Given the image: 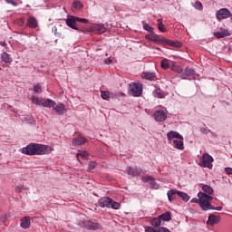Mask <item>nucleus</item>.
<instances>
[{"mask_svg": "<svg viewBox=\"0 0 232 232\" xmlns=\"http://www.w3.org/2000/svg\"><path fill=\"white\" fill-rule=\"evenodd\" d=\"M32 101L34 104H37L38 106H43V101H44L43 99L34 97Z\"/></svg>", "mask_w": 232, "mask_h": 232, "instance_id": "37", "label": "nucleus"}, {"mask_svg": "<svg viewBox=\"0 0 232 232\" xmlns=\"http://www.w3.org/2000/svg\"><path fill=\"white\" fill-rule=\"evenodd\" d=\"M158 29L160 32H166V27L164 26V24H162V19H158Z\"/></svg>", "mask_w": 232, "mask_h": 232, "instance_id": "36", "label": "nucleus"}, {"mask_svg": "<svg viewBox=\"0 0 232 232\" xmlns=\"http://www.w3.org/2000/svg\"><path fill=\"white\" fill-rule=\"evenodd\" d=\"M170 70H172V72H177L178 73H182V68L178 65H172Z\"/></svg>", "mask_w": 232, "mask_h": 232, "instance_id": "38", "label": "nucleus"}, {"mask_svg": "<svg viewBox=\"0 0 232 232\" xmlns=\"http://www.w3.org/2000/svg\"><path fill=\"white\" fill-rule=\"evenodd\" d=\"M202 190L205 193H208V195H213V188L209 187V185H203Z\"/></svg>", "mask_w": 232, "mask_h": 232, "instance_id": "35", "label": "nucleus"}, {"mask_svg": "<svg viewBox=\"0 0 232 232\" xmlns=\"http://www.w3.org/2000/svg\"><path fill=\"white\" fill-rule=\"evenodd\" d=\"M225 172L227 173V175H232V169L231 168H226Z\"/></svg>", "mask_w": 232, "mask_h": 232, "instance_id": "48", "label": "nucleus"}, {"mask_svg": "<svg viewBox=\"0 0 232 232\" xmlns=\"http://www.w3.org/2000/svg\"><path fill=\"white\" fill-rule=\"evenodd\" d=\"M76 20L78 23H83V24H88L90 23V20L86 19V18H80V17H76Z\"/></svg>", "mask_w": 232, "mask_h": 232, "instance_id": "44", "label": "nucleus"}, {"mask_svg": "<svg viewBox=\"0 0 232 232\" xmlns=\"http://www.w3.org/2000/svg\"><path fill=\"white\" fill-rule=\"evenodd\" d=\"M161 225H162L161 219L159 217L158 218H154L151 220V226H153V227H160Z\"/></svg>", "mask_w": 232, "mask_h": 232, "instance_id": "32", "label": "nucleus"}, {"mask_svg": "<svg viewBox=\"0 0 232 232\" xmlns=\"http://www.w3.org/2000/svg\"><path fill=\"white\" fill-rule=\"evenodd\" d=\"M167 195H168V198H169V202H173V200H175L177 198V195H179V190L170 189L168 191Z\"/></svg>", "mask_w": 232, "mask_h": 232, "instance_id": "19", "label": "nucleus"}, {"mask_svg": "<svg viewBox=\"0 0 232 232\" xmlns=\"http://www.w3.org/2000/svg\"><path fill=\"white\" fill-rule=\"evenodd\" d=\"M34 93H41V92H43V88L41 87V85H36L34 87Z\"/></svg>", "mask_w": 232, "mask_h": 232, "instance_id": "45", "label": "nucleus"}, {"mask_svg": "<svg viewBox=\"0 0 232 232\" xmlns=\"http://www.w3.org/2000/svg\"><path fill=\"white\" fill-rule=\"evenodd\" d=\"M178 197H180L184 202H188L189 200V196L185 192H181L178 190Z\"/></svg>", "mask_w": 232, "mask_h": 232, "instance_id": "34", "label": "nucleus"}, {"mask_svg": "<svg viewBox=\"0 0 232 232\" xmlns=\"http://www.w3.org/2000/svg\"><path fill=\"white\" fill-rule=\"evenodd\" d=\"M53 151V147L48 145L31 143L22 149L24 155H46V153Z\"/></svg>", "mask_w": 232, "mask_h": 232, "instance_id": "1", "label": "nucleus"}, {"mask_svg": "<svg viewBox=\"0 0 232 232\" xmlns=\"http://www.w3.org/2000/svg\"><path fill=\"white\" fill-rule=\"evenodd\" d=\"M103 63H104L105 64H111L112 60H111V58H107V59H105V60L103 61Z\"/></svg>", "mask_w": 232, "mask_h": 232, "instance_id": "50", "label": "nucleus"}, {"mask_svg": "<svg viewBox=\"0 0 232 232\" xmlns=\"http://www.w3.org/2000/svg\"><path fill=\"white\" fill-rule=\"evenodd\" d=\"M212 162L213 157L208 153H205L201 158V163H199V166H201L202 168H208V169H211V168H213Z\"/></svg>", "mask_w": 232, "mask_h": 232, "instance_id": "5", "label": "nucleus"}, {"mask_svg": "<svg viewBox=\"0 0 232 232\" xmlns=\"http://www.w3.org/2000/svg\"><path fill=\"white\" fill-rule=\"evenodd\" d=\"M15 192L16 193H21V191H23L24 189V186L23 185H18L17 187H15Z\"/></svg>", "mask_w": 232, "mask_h": 232, "instance_id": "46", "label": "nucleus"}, {"mask_svg": "<svg viewBox=\"0 0 232 232\" xmlns=\"http://www.w3.org/2000/svg\"><path fill=\"white\" fill-rule=\"evenodd\" d=\"M76 23H77V16L70 15L66 19L67 26H69L70 28H72V30H79V28H77V25H75Z\"/></svg>", "mask_w": 232, "mask_h": 232, "instance_id": "8", "label": "nucleus"}, {"mask_svg": "<svg viewBox=\"0 0 232 232\" xmlns=\"http://www.w3.org/2000/svg\"><path fill=\"white\" fill-rule=\"evenodd\" d=\"M198 197L199 198V206L203 211H208V209H214L213 206L209 203L211 200H213V197L204 192H199Z\"/></svg>", "mask_w": 232, "mask_h": 232, "instance_id": "2", "label": "nucleus"}, {"mask_svg": "<svg viewBox=\"0 0 232 232\" xmlns=\"http://www.w3.org/2000/svg\"><path fill=\"white\" fill-rule=\"evenodd\" d=\"M167 139L168 140H173V139H179V140H184V137L180 135V133L175 131V130H170L167 133Z\"/></svg>", "mask_w": 232, "mask_h": 232, "instance_id": "10", "label": "nucleus"}, {"mask_svg": "<svg viewBox=\"0 0 232 232\" xmlns=\"http://www.w3.org/2000/svg\"><path fill=\"white\" fill-rule=\"evenodd\" d=\"M194 8H196L197 10H202L203 6H202V3H200L199 1H197L194 3L193 5Z\"/></svg>", "mask_w": 232, "mask_h": 232, "instance_id": "42", "label": "nucleus"}, {"mask_svg": "<svg viewBox=\"0 0 232 232\" xmlns=\"http://www.w3.org/2000/svg\"><path fill=\"white\" fill-rule=\"evenodd\" d=\"M141 77L148 81H155V79H157V74H155V72H145L141 74Z\"/></svg>", "mask_w": 232, "mask_h": 232, "instance_id": "18", "label": "nucleus"}, {"mask_svg": "<svg viewBox=\"0 0 232 232\" xmlns=\"http://www.w3.org/2000/svg\"><path fill=\"white\" fill-rule=\"evenodd\" d=\"M145 39H147V41H152L153 43H159V44H164V37H160L159 34H146Z\"/></svg>", "mask_w": 232, "mask_h": 232, "instance_id": "7", "label": "nucleus"}, {"mask_svg": "<svg viewBox=\"0 0 232 232\" xmlns=\"http://www.w3.org/2000/svg\"><path fill=\"white\" fill-rule=\"evenodd\" d=\"M154 119L158 121V122H164V121L168 119V114H166L164 111H158L154 113Z\"/></svg>", "mask_w": 232, "mask_h": 232, "instance_id": "9", "label": "nucleus"}, {"mask_svg": "<svg viewBox=\"0 0 232 232\" xmlns=\"http://www.w3.org/2000/svg\"><path fill=\"white\" fill-rule=\"evenodd\" d=\"M27 26H29V28H37V19L34 16L29 17Z\"/></svg>", "mask_w": 232, "mask_h": 232, "instance_id": "22", "label": "nucleus"}, {"mask_svg": "<svg viewBox=\"0 0 232 232\" xmlns=\"http://www.w3.org/2000/svg\"><path fill=\"white\" fill-rule=\"evenodd\" d=\"M163 44H168L169 46H172L173 48H180L182 46V43L178 41H171L164 38Z\"/></svg>", "mask_w": 232, "mask_h": 232, "instance_id": "12", "label": "nucleus"}, {"mask_svg": "<svg viewBox=\"0 0 232 232\" xmlns=\"http://www.w3.org/2000/svg\"><path fill=\"white\" fill-rule=\"evenodd\" d=\"M53 110L58 115H63L66 111V107L64 106V104L59 103L53 108Z\"/></svg>", "mask_w": 232, "mask_h": 232, "instance_id": "16", "label": "nucleus"}, {"mask_svg": "<svg viewBox=\"0 0 232 232\" xmlns=\"http://www.w3.org/2000/svg\"><path fill=\"white\" fill-rule=\"evenodd\" d=\"M191 202L196 203V204H200V198H194L191 199Z\"/></svg>", "mask_w": 232, "mask_h": 232, "instance_id": "49", "label": "nucleus"}, {"mask_svg": "<svg viewBox=\"0 0 232 232\" xmlns=\"http://www.w3.org/2000/svg\"><path fill=\"white\" fill-rule=\"evenodd\" d=\"M142 180L144 182H149L150 184V186H152V188H154L155 189H157V188H159V185H157V182H155V179H153V177L151 176H145L142 178Z\"/></svg>", "mask_w": 232, "mask_h": 232, "instance_id": "13", "label": "nucleus"}, {"mask_svg": "<svg viewBox=\"0 0 232 232\" xmlns=\"http://www.w3.org/2000/svg\"><path fill=\"white\" fill-rule=\"evenodd\" d=\"M83 224H84L85 227H87L88 229H97V227H99V224L94 223L90 220L84 221Z\"/></svg>", "mask_w": 232, "mask_h": 232, "instance_id": "25", "label": "nucleus"}, {"mask_svg": "<svg viewBox=\"0 0 232 232\" xmlns=\"http://www.w3.org/2000/svg\"><path fill=\"white\" fill-rule=\"evenodd\" d=\"M88 142V140L83 137H77L72 140V146H82L83 144H86Z\"/></svg>", "mask_w": 232, "mask_h": 232, "instance_id": "11", "label": "nucleus"}, {"mask_svg": "<svg viewBox=\"0 0 232 232\" xmlns=\"http://www.w3.org/2000/svg\"><path fill=\"white\" fill-rule=\"evenodd\" d=\"M191 75H195V70L192 68H186L184 72L181 74V79H189Z\"/></svg>", "mask_w": 232, "mask_h": 232, "instance_id": "15", "label": "nucleus"}, {"mask_svg": "<svg viewBox=\"0 0 232 232\" xmlns=\"http://www.w3.org/2000/svg\"><path fill=\"white\" fill-rule=\"evenodd\" d=\"M129 92L133 97H140L142 95V83H130L129 85Z\"/></svg>", "mask_w": 232, "mask_h": 232, "instance_id": "4", "label": "nucleus"}, {"mask_svg": "<svg viewBox=\"0 0 232 232\" xmlns=\"http://www.w3.org/2000/svg\"><path fill=\"white\" fill-rule=\"evenodd\" d=\"M42 106L44 108H53L55 106V102L53 100H43Z\"/></svg>", "mask_w": 232, "mask_h": 232, "instance_id": "21", "label": "nucleus"}, {"mask_svg": "<svg viewBox=\"0 0 232 232\" xmlns=\"http://www.w3.org/2000/svg\"><path fill=\"white\" fill-rule=\"evenodd\" d=\"M79 157H82V159H88L89 154L85 150H78V152L76 154V159H77L78 162H81V160H79Z\"/></svg>", "mask_w": 232, "mask_h": 232, "instance_id": "29", "label": "nucleus"}, {"mask_svg": "<svg viewBox=\"0 0 232 232\" xmlns=\"http://www.w3.org/2000/svg\"><path fill=\"white\" fill-rule=\"evenodd\" d=\"M96 166H97V162L90 161V163L88 165V169H90L92 171V169H95Z\"/></svg>", "mask_w": 232, "mask_h": 232, "instance_id": "43", "label": "nucleus"}, {"mask_svg": "<svg viewBox=\"0 0 232 232\" xmlns=\"http://www.w3.org/2000/svg\"><path fill=\"white\" fill-rule=\"evenodd\" d=\"M92 30L98 34H104L106 27L102 24L93 25Z\"/></svg>", "mask_w": 232, "mask_h": 232, "instance_id": "28", "label": "nucleus"}, {"mask_svg": "<svg viewBox=\"0 0 232 232\" xmlns=\"http://www.w3.org/2000/svg\"><path fill=\"white\" fill-rule=\"evenodd\" d=\"M82 3H81L80 1H74L72 3V11L78 12V10H82Z\"/></svg>", "mask_w": 232, "mask_h": 232, "instance_id": "27", "label": "nucleus"}, {"mask_svg": "<svg viewBox=\"0 0 232 232\" xmlns=\"http://www.w3.org/2000/svg\"><path fill=\"white\" fill-rule=\"evenodd\" d=\"M217 19L222 21V19H227V17H231V12L227 8L220 9L217 12Z\"/></svg>", "mask_w": 232, "mask_h": 232, "instance_id": "6", "label": "nucleus"}, {"mask_svg": "<svg viewBox=\"0 0 232 232\" xmlns=\"http://www.w3.org/2000/svg\"><path fill=\"white\" fill-rule=\"evenodd\" d=\"M1 59L2 61H4V63H12V57H10V54L7 53H3L1 54Z\"/></svg>", "mask_w": 232, "mask_h": 232, "instance_id": "33", "label": "nucleus"}, {"mask_svg": "<svg viewBox=\"0 0 232 232\" xmlns=\"http://www.w3.org/2000/svg\"><path fill=\"white\" fill-rule=\"evenodd\" d=\"M20 226L24 229H28V227H30V226H32V222L30 221V218L25 217V218H22Z\"/></svg>", "mask_w": 232, "mask_h": 232, "instance_id": "17", "label": "nucleus"}, {"mask_svg": "<svg viewBox=\"0 0 232 232\" xmlns=\"http://www.w3.org/2000/svg\"><path fill=\"white\" fill-rule=\"evenodd\" d=\"M218 220L219 218L217 216L211 215L208 217L207 224H208V226H215V224H218Z\"/></svg>", "mask_w": 232, "mask_h": 232, "instance_id": "24", "label": "nucleus"}, {"mask_svg": "<svg viewBox=\"0 0 232 232\" xmlns=\"http://www.w3.org/2000/svg\"><path fill=\"white\" fill-rule=\"evenodd\" d=\"M160 220H164V222H169L171 220V212H166L159 216Z\"/></svg>", "mask_w": 232, "mask_h": 232, "instance_id": "30", "label": "nucleus"}, {"mask_svg": "<svg viewBox=\"0 0 232 232\" xmlns=\"http://www.w3.org/2000/svg\"><path fill=\"white\" fill-rule=\"evenodd\" d=\"M98 204L101 208H111L112 209H119L121 204L113 201L111 198L103 197L99 201Z\"/></svg>", "mask_w": 232, "mask_h": 232, "instance_id": "3", "label": "nucleus"}, {"mask_svg": "<svg viewBox=\"0 0 232 232\" xmlns=\"http://www.w3.org/2000/svg\"><path fill=\"white\" fill-rule=\"evenodd\" d=\"M146 232H169V229L163 227H160L157 230V228L153 227H147Z\"/></svg>", "mask_w": 232, "mask_h": 232, "instance_id": "20", "label": "nucleus"}, {"mask_svg": "<svg viewBox=\"0 0 232 232\" xmlns=\"http://www.w3.org/2000/svg\"><path fill=\"white\" fill-rule=\"evenodd\" d=\"M202 133H209V130H206V129H201Z\"/></svg>", "mask_w": 232, "mask_h": 232, "instance_id": "52", "label": "nucleus"}, {"mask_svg": "<svg viewBox=\"0 0 232 232\" xmlns=\"http://www.w3.org/2000/svg\"><path fill=\"white\" fill-rule=\"evenodd\" d=\"M102 98H103L105 101L110 99V92L102 91Z\"/></svg>", "mask_w": 232, "mask_h": 232, "instance_id": "41", "label": "nucleus"}, {"mask_svg": "<svg viewBox=\"0 0 232 232\" xmlns=\"http://www.w3.org/2000/svg\"><path fill=\"white\" fill-rule=\"evenodd\" d=\"M212 209H216L217 211H222V207H217V208H214Z\"/></svg>", "mask_w": 232, "mask_h": 232, "instance_id": "51", "label": "nucleus"}, {"mask_svg": "<svg viewBox=\"0 0 232 232\" xmlns=\"http://www.w3.org/2000/svg\"><path fill=\"white\" fill-rule=\"evenodd\" d=\"M184 140H174L173 144L174 148L177 150H184Z\"/></svg>", "mask_w": 232, "mask_h": 232, "instance_id": "26", "label": "nucleus"}, {"mask_svg": "<svg viewBox=\"0 0 232 232\" xmlns=\"http://www.w3.org/2000/svg\"><path fill=\"white\" fill-rule=\"evenodd\" d=\"M214 35L218 39H222L224 37H227V35H229V32H227V30H226V29H223L220 32L215 33Z\"/></svg>", "mask_w": 232, "mask_h": 232, "instance_id": "23", "label": "nucleus"}, {"mask_svg": "<svg viewBox=\"0 0 232 232\" xmlns=\"http://www.w3.org/2000/svg\"><path fill=\"white\" fill-rule=\"evenodd\" d=\"M5 3L9 5H13V6H17V3L14 2V0H5Z\"/></svg>", "mask_w": 232, "mask_h": 232, "instance_id": "47", "label": "nucleus"}, {"mask_svg": "<svg viewBox=\"0 0 232 232\" xmlns=\"http://www.w3.org/2000/svg\"><path fill=\"white\" fill-rule=\"evenodd\" d=\"M154 97H157L158 99H164L166 97V94L162 92V90L157 89L156 91L153 92Z\"/></svg>", "mask_w": 232, "mask_h": 232, "instance_id": "31", "label": "nucleus"}, {"mask_svg": "<svg viewBox=\"0 0 232 232\" xmlns=\"http://www.w3.org/2000/svg\"><path fill=\"white\" fill-rule=\"evenodd\" d=\"M127 173H128V175H131L132 177H138V175L142 173V169H135V168L129 167L127 169Z\"/></svg>", "mask_w": 232, "mask_h": 232, "instance_id": "14", "label": "nucleus"}, {"mask_svg": "<svg viewBox=\"0 0 232 232\" xmlns=\"http://www.w3.org/2000/svg\"><path fill=\"white\" fill-rule=\"evenodd\" d=\"M143 28L144 30H146L147 32H150V34H153V27H151V25L148 24H143Z\"/></svg>", "mask_w": 232, "mask_h": 232, "instance_id": "40", "label": "nucleus"}, {"mask_svg": "<svg viewBox=\"0 0 232 232\" xmlns=\"http://www.w3.org/2000/svg\"><path fill=\"white\" fill-rule=\"evenodd\" d=\"M161 68H163V70H168V68H169V63H168V60L161 61Z\"/></svg>", "mask_w": 232, "mask_h": 232, "instance_id": "39", "label": "nucleus"}]
</instances>
